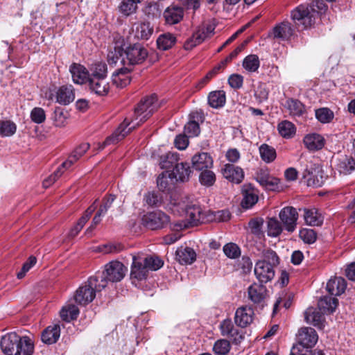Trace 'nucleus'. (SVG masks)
<instances>
[{
  "label": "nucleus",
  "instance_id": "obj_35",
  "mask_svg": "<svg viewBox=\"0 0 355 355\" xmlns=\"http://www.w3.org/2000/svg\"><path fill=\"white\" fill-rule=\"evenodd\" d=\"M133 32L137 39L148 40L153 33V27L149 22H142L135 24Z\"/></svg>",
  "mask_w": 355,
  "mask_h": 355
},
{
  "label": "nucleus",
  "instance_id": "obj_37",
  "mask_svg": "<svg viewBox=\"0 0 355 355\" xmlns=\"http://www.w3.org/2000/svg\"><path fill=\"white\" fill-rule=\"evenodd\" d=\"M89 144L88 143H84L80 144L71 155L68 159L62 164V167L65 169L71 167L76 162H77L80 157H81L86 151L89 148Z\"/></svg>",
  "mask_w": 355,
  "mask_h": 355
},
{
  "label": "nucleus",
  "instance_id": "obj_11",
  "mask_svg": "<svg viewBox=\"0 0 355 355\" xmlns=\"http://www.w3.org/2000/svg\"><path fill=\"white\" fill-rule=\"evenodd\" d=\"M279 216L285 229L289 232H293L295 230L298 218L296 209L293 207H284L281 210Z\"/></svg>",
  "mask_w": 355,
  "mask_h": 355
},
{
  "label": "nucleus",
  "instance_id": "obj_54",
  "mask_svg": "<svg viewBox=\"0 0 355 355\" xmlns=\"http://www.w3.org/2000/svg\"><path fill=\"white\" fill-rule=\"evenodd\" d=\"M282 232L281 223L276 218H270L268 221V235L271 237H277Z\"/></svg>",
  "mask_w": 355,
  "mask_h": 355
},
{
  "label": "nucleus",
  "instance_id": "obj_21",
  "mask_svg": "<svg viewBox=\"0 0 355 355\" xmlns=\"http://www.w3.org/2000/svg\"><path fill=\"white\" fill-rule=\"evenodd\" d=\"M69 71L75 84L83 85L89 82V71L83 65L73 63L69 67Z\"/></svg>",
  "mask_w": 355,
  "mask_h": 355
},
{
  "label": "nucleus",
  "instance_id": "obj_20",
  "mask_svg": "<svg viewBox=\"0 0 355 355\" xmlns=\"http://www.w3.org/2000/svg\"><path fill=\"white\" fill-rule=\"evenodd\" d=\"M222 172L224 178L232 183L239 184L244 178L243 169L232 164H225Z\"/></svg>",
  "mask_w": 355,
  "mask_h": 355
},
{
  "label": "nucleus",
  "instance_id": "obj_64",
  "mask_svg": "<svg viewBox=\"0 0 355 355\" xmlns=\"http://www.w3.org/2000/svg\"><path fill=\"white\" fill-rule=\"evenodd\" d=\"M31 120L37 124L43 123L46 119V114L42 107H34L31 112Z\"/></svg>",
  "mask_w": 355,
  "mask_h": 355
},
{
  "label": "nucleus",
  "instance_id": "obj_51",
  "mask_svg": "<svg viewBox=\"0 0 355 355\" xmlns=\"http://www.w3.org/2000/svg\"><path fill=\"white\" fill-rule=\"evenodd\" d=\"M137 4L132 0H123L119 6V11L125 16L135 13L137 9Z\"/></svg>",
  "mask_w": 355,
  "mask_h": 355
},
{
  "label": "nucleus",
  "instance_id": "obj_14",
  "mask_svg": "<svg viewBox=\"0 0 355 355\" xmlns=\"http://www.w3.org/2000/svg\"><path fill=\"white\" fill-rule=\"evenodd\" d=\"M20 336L15 332H10L2 336L0 347L6 355H15Z\"/></svg>",
  "mask_w": 355,
  "mask_h": 355
},
{
  "label": "nucleus",
  "instance_id": "obj_23",
  "mask_svg": "<svg viewBox=\"0 0 355 355\" xmlns=\"http://www.w3.org/2000/svg\"><path fill=\"white\" fill-rule=\"evenodd\" d=\"M184 10L182 7L171 5L164 12V17L168 24H175L179 23L183 18Z\"/></svg>",
  "mask_w": 355,
  "mask_h": 355
},
{
  "label": "nucleus",
  "instance_id": "obj_32",
  "mask_svg": "<svg viewBox=\"0 0 355 355\" xmlns=\"http://www.w3.org/2000/svg\"><path fill=\"white\" fill-rule=\"evenodd\" d=\"M176 259L181 264H191L196 259V254L191 248L181 247L176 251Z\"/></svg>",
  "mask_w": 355,
  "mask_h": 355
},
{
  "label": "nucleus",
  "instance_id": "obj_36",
  "mask_svg": "<svg viewBox=\"0 0 355 355\" xmlns=\"http://www.w3.org/2000/svg\"><path fill=\"white\" fill-rule=\"evenodd\" d=\"M191 173V171L189 164L181 162L175 165L171 174L178 180L185 182L189 180Z\"/></svg>",
  "mask_w": 355,
  "mask_h": 355
},
{
  "label": "nucleus",
  "instance_id": "obj_29",
  "mask_svg": "<svg viewBox=\"0 0 355 355\" xmlns=\"http://www.w3.org/2000/svg\"><path fill=\"white\" fill-rule=\"evenodd\" d=\"M305 146L311 151H316L322 149L324 146V139L319 134H310L304 137L303 139Z\"/></svg>",
  "mask_w": 355,
  "mask_h": 355
},
{
  "label": "nucleus",
  "instance_id": "obj_22",
  "mask_svg": "<svg viewBox=\"0 0 355 355\" xmlns=\"http://www.w3.org/2000/svg\"><path fill=\"white\" fill-rule=\"evenodd\" d=\"M89 90L98 96H106L110 90V83L105 78H89L88 82Z\"/></svg>",
  "mask_w": 355,
  "mask_h": 355
},
{
  "label": "nucleus",
  "instance_id": "obj_5",
  "mask_svg": "<svg viewBox=\"0 0 355 355\" xmlns=\"http://www.w3.org/2000/svg\"><path fill=\"white\" fill-rule=\"evenodd\" d=\"M105 288L104 279L99 280L97 275L92 276L77 289L74 300L78 304L85 306L94 300L96 293L101 292Z\"/></svg>",
  "mask_w": 355,
  "mask_h": 355
},
{
  "label": "nucleus",
  "instance_id": "obj_62",
  "mask_svg": "<svg viewBox=\"0 0 355 355\" xmlns=\"http://www.w3.org/2000/svg\"><path fill=\"white\" fill-rule=\"evenodd\" d=\"M123 249V246L119 243H109L99 247L100 251L105 254L117 253Z\"/></svg>",
  "mask_w": 355,
  "mask_h": 355
},
{
  "label": "nucleus",
  "instance_id": "obj_24",
  "mask_svg": "<svg viewBox=\"0 0 355 355\" xmlns=\"http://www.w3.org/2000/svg\"><path fill=\"white\" fill-rule=\"evenodd\" d=\"M320 311H317L313 307L308 308L304 313L305 320L307 323L311 324L319 329L324 327V318Z\"/></svg>",
  "mask_w": 355,
  "mask_h": 355
},
{
  "label": "nucleus",
  "instance_id": "obj_4",
  "mask_svg": "<svg viewBox=\"0 0 355 355\" xmlns=\"http://www.w3.org/2000/svg\"><path fill=\"white\" fill-rule=\"evenodd\" d=\"M279 263V258L277 253L270 250L263 252L262 259L256 262L254 272L259 283L266 284L272 281L275 277V268Z\"/></svg>",
  "mask_w": 355,
  "mask_h": 355
},
{
  "label": "nucleus",
  "instance_id": "obj_60",
  "mask_svg": "<svg viewBox=\"0 0 355 355\" xmlns=\"http://www.w3.org/2000/svg\"><path fill=\"white\" fill-rule=\"evenodd\" d=\"M67 113L60 107H56L53 112V120L54 125L57 127H62L66 123Z\"/></svg>",
  "mask_w": 355,
  "mask_h": 355
},
{
  "label": "nucleus",
  "instance_id": "obj_13",
  "mask_svg": "<svg viewBox=\"0 0 355 355\" xmlns=\"http://www.w3.org/2000/svg\"><path fill=\"white\" fill-rule=\"evenodd\" d=\"M148 270L144 257L141 256L133 257L130 271V277L132 279H135L138 281L144 279L148 276Z\"/></svg>",
  "mask_w": 355,
  "mask_h": 355
},
{
  "label": "nucleus",
  "instance_id": "obj_58",
  "mask_svg": "<svg viewBox=\"0 0 355 355\" xmlns=\"http://www.w3.org/2000/svg\"><path fill=\"white\" fill-rule=\"evenodd\" d=\"M144 200L150 207H159L162 202V196L155 191H149L145 194Z\"/></svg>",
  "mask_w": 355,
  "mask_h": 355
},
{
  "label": "nucleus",
  "instance_id": "obj_43",
  "mask_svg": "<svg viewBox=\"0 0 355 355\" xmlns=\"http://www.w3.org/2000/svg\"><path fill=\"white\" fill-rule=\"evenodd\" d=\"M179 156L177 153L168 152L160 157L159 165L162 168L171 169L178 164Z\"/></svg>",
  "mask_w": 355,
  "mask_h": 355
},
{
  "label": "nucleus",
  "instance_id": "obj_9",
  "mask_svg": "<svg viewBox=\"0 0 355 355\" xmlns=\"http://www.w3.org/2000/svg\"><path fill=\"white\" fill-rule=\"evenodd\" d=\"M169 221V216L162 211L149 212L142 217V224L152 230L164 227Z\"/></svg>",
  "mask_w": 355,
  "mask_h": 355
},
{
  "label": "nucleus",
  "instance_id": "obj_1",
  "mask_svg": "<svg viewBox=\"0 0 355 355\" xmlns=\"http://www.w3.org/2000/svg\"><path fill=\"white\" fill-rule=\"evenodd\" d=\"M157 101V98L155 94L141 100L135 109L134 116L131 121H127L125 119L118 129L105 139L101 148L103 149L107 145L116 143L123 139L130 132L131 129L135 128L136 126H139L145 122L159 107Z\"/></svg>",
  "mask_w": 355,
  "mask_h": 355
},
{
  "label": "nucleus",
  "instance_id": "obj_49",
  "mask_svg": "<svg viewBox=\"0 0 355 355\" xmlns=\"http://www.w3.org/2000/svg\"><path fill=\"white\" fill-rule=\"evenodd\" d=\"M200 184L207 187H211L216 182V175L209 168L202 171L199 175Z\"/></svg>",
  "mask_w": 355,
  "mask_h": 355
},
{
  "label": "nucleus",
  "instance_id": "obj_41",
  "mask_svg": "<svg viewBox=\"0 0 355 355\" xmlns=\"http://www.w3.org/2000/svg\"><path fill=\"white\" fill-rule=\"evenodd\" d=\"M107 67L105 62H98L89 67V78H107Z\"/></svg>",
  "mask_w": 355,
  "mask_h": 355
},
{
  "label": "nucleus",
  "instance_id": "obj_17",
  "mask_svg": "<svg viewBox=\"0 0 355 355\" xmlns=\"http://www.w3.org/2000/svg\"><path fill=\"white\" fill-rule=\"evenodd\" d=\"M303 178L306 180L308 186L320 187L325 181L323 171L320 168H306L303 172Z\"/></svg>",
  "mask_w": 355,
  "mask_h": 355
},
{
  "label": "nucleus",
  "instance_id": "obj_56",
  "mask_svg": "<svg viewBox=\"0 0 355 355\" xmlns=\"http://www.w3.org/2000/svg\"><path fill=\"white\" fill-rule=\"evenodd\" d=\"M230 343L228 340L220 339L214 343L213 350L216 354L225 355L230 352Z\"/></svg>",
  "mask_w": 355,
  "mask_h": 355
},
{
  "label": "nucleus",
  "instance_id": "obj_46",
  "mask_svg": "<svg viewBox=\"0 0 355 355\" xmlns=\"http://www.w3.org/2000/svg\"><path fill=\"white\" fill-rule=\"evenodd\" d=\"M78 314L79 309L74 304L64 306L60 312L61 318L66 322L76 319Z\"/></svg>",
  "mask_w": 355,
  "mask_h": 355
},
{
  "label": "nucleus",
  "instance_id": "obj_31",
  "mask_svg": "<svg viewBox=\"0 0 355 355\" xmlns=\"http://www.w3.org/2000/svg\"><path fill=\"white\" fill-rule=\"evenodd\" d=\"M306 223L311 226H320L323 223L324 218L315 208L303 209Z\"/></svg>",
  "mask_w": 355,
  "mask_h": 355
},
{
  "label": "nucleus",
  "instance_id": "obj_33",
  "mask_svg": "<svg viewBox=\"0 0 355 355\" xmlns=\"http://www.w3.org/2000/svg\"><path fill=\"white\" fill-rule=\"evenodd\" d=\"M284 107L288 110L289 114L293 116H300L306 112L305 106L297 99H287Z\"/></svg>",
  "mask_w": 355,
  "mask_h": 355
},
{
  "label": "nucleus",
  "instance_id": "obj_3",
  "mask_svg": "<svg viewBox=\"0 0 355 355\" xmlns=\"http://www.w3.org/2000/svg\"><path fill=\"white\" fill-rule=\"evenodd\" d=\"M174 208L173 210L182 211V215L184 219L175 223L177 230H182L190 227L196 226L205 220V214L199 205L193 202L186 203L185 201H175L173 202Z\"/></svg>",
  "mask_w": 355,
  "mask_h": 355
},
{
  "label": "nucleus",
  "instance_id": "obj_53",
  "mask_svg": "<svg viewBox=\"0 0 355 355\" xmlns=\"http://www.w3.org/2000/svg\"><path fill=\"white\" fill-rule=\"evenodd\" d=\"M172 174L170 171L162 172L157 178V184L160 190L164 191L173 181Z\"/></svg>",
  "mask_w": 355,
  "mask_h": 355
},
{
  "label": "nucleus",
  "instance_id": "obj_55",
  "mask_svg": "<svg viewBox=\"0 0 355 355\" xmlns=\"http://www.w3.org/2000/svg\"><path fill=\"white\" fill-rule=\"evenodd\" d=\"M123 57V49L115 46L113 50H110L107 54V62L110 65H116L119 60L121 65V60Z\"/></svg>",
  "mask_w": 355,
  "mask_h": 355
},
{
  "label": "nucleus",
  "instance_id": "obj_48",
  "mask_svg": "<svg viewBox=\"0 0 355 355\" xmlns=\"http://www.w3.org/2000/svg\"><path fill=\"white\" fill-rule=\"evenodd\" d=\"M205 40L204 31H198L193 33L192 37L189 38L184 44V48L186 50H191L198 44L202 43Z\"/></svg>",
  "mask_w": 355,
  "mask_h": 355
},
{
  "label": "nucleus",
  "instance_id": "obj_12",
  "mask_svg": "<svg viewBox=\"0 0 355 355\" xmlns=\"http://www.w3.org/2000/svg\"><path fill=\"white\" fill-rule=\"evenodd\" d=\"M243 199L241 206L244 209L252 207L259 200V191L251 184H245L242 187Z\"/></svg>",
  "mask_w": 355,
  "mask_h": 355
},
{
  "label": "nucleus",
  "instance_id": "obj_52",
  "mask_svg": "<svg viewBox=\"0 0 355 355\" xmlns=\"http://www.w3.org/2000/svg\"><path fill=\"white\" fill-rule=\"evenodd\" d=\"M315 116L321 123H327L332 121L334 114L330 109L322 107L315 110Z\"/></svg>",
  "mask_w": 355,
  "mask_h": 355
},
{
  "label": "nucleus",
  "instance_id": "obj_45",
  "mask_svg": "<svg viewBox=\"0 0 355 355\" xmlns=\"http://www.w3.org/2000/svg\"><path fill=\"white\" fill-rule=\"evenodd\" d=\"M242 66L249 73L257 71L260 66L259 57L255 54L246 56L243 60Z\"/></svg>",
  "mask_w": 355,
  "mask_h": 355
},
{
  "label": "nucleus",
  "instance_id": "obj_47",
  "mask_svg": "<svg viewBox=\"0 0 355 355\" xmlns=\"http://www.w3.org/2000/svg\"><path fill=\"white\" fill-rule=\"evenodd\" d=\"M259 153L261 159L266 163L272 162L277 157L275 149L266 144L261 145Z\"/></svg>",
  "mask_w": 355,
  "mask_h": 355
},
{
  "label": "nucleus",
  "instance_id": "obj_50",
  "mask_svg": "<svg viewBox=\"0 0 355 355\" xmlns=\"http://www.w3.org/2000/svg\"><path fill=\"white\" fill-rule=\"evenodd\" d=\"M224 254L230 259H235L241 256V251L239 246L234 243H228L223 246Z\"/></svg>",
  "mask_w": 355,
  "mask_h": 355
},
{
  "label": "nucleus",
  "instance_id": "obj_25",
  "mask_svg": "<svg viewBox=\"0 0 355 355\" xmlns=\"http://www.w3.org/2000/svg\"><path fill=\"white\" fill-rule=\"evenodd\" d=\"M60 336V327L58 324L49 326L42 333L41 340L47 345L55 343Z\"/></svg>",
  "mask_w": 355,
  "mask_h": 355
},
{
  "label": "nucleus",
  "instance_id": "obj_2",
  "mask_svg": "<svg viewBox=\"0 0 355 355\" xmlns=\"http://www.w3.org/2000/svg\"><path fill=\"white\" fill-rule=\"evenodd\" d=\"M327 10L323 0H313L310 4H301L291 12V18L299 30L311 27L316 17Z\"/></svg>",
  "mask_w": 355,
  "mask_h": 355
},
{
  "label": "nucleus",
  "instance_id": "obj_39",
  "mask_svg": "<svg viewBox=\"0 0 355 355\" xmlns=\"http://www.w3.org/2000/svg\"><path fill=\"white\" fill-rule=\"evenodd\" d=\"M15 355H32L34 350V345L28 336H20Z\"/></svg>",
  "mask_w": 355,
  "mask_h": 355
},
{
  "label": "nucleus",
  "instance_id": "obj_42",
  "mask_svg": "<svg viewBox=\"0 0 355 355\" xmlns=\"http://www.w3.org/2000/svg\"><path fill=\"white\" fill-rule=\"evenodd\" d=\"M277 130L279 135L286 139L293 137L296 132V128L295 125L287 120H284L279 123L277 125Z\"/></svg>",
  "mask_w": 355,
  "mask_h": 355
},
{
  "label": "nucleus",
  "instance_id": "obj_7",
  "mask_svg": "<svg viewBox=\"0 0 355 355\" xmlns=\"http://www.w3.org/2000/svg\"><path fill=\"white\" fill-rule=\"evenodd\" d=\"M148 55L147 49L141 44L135 43L130 44L123 50L121 65H127L133 69L135 65L144 62Z\"/></svg>",
  "mask_w": 355,
  "mask_h": 355
},
{
  "label": "nucleus",
  "instance_id": "obj_26",
  "mask_svg": "<svg viewBox=\"0 0 355 355\" xmlns=\"http://www.w3.org/2000/svg\"><path fill=\"white\" fill-rule=\"evenodd\" d=\"M192 165L196 170L203 171L212 166L213 160L208 153H201L192 157Z\"/></svg>",
  "mask_w": 355,
  "mask_h": 355
},
{
  "label": "nucleus",
  "instance_id": "obj_15",
  "mask_svg": "<svg viewBox=\"0 0 355 355\" xmlns=\"http://www.w3.org/2000/svg\"><path fill=\"white\" fill-rule=\"evenodd\" d=\"M132 68L127 65H121L112 73V82L118 87H125L131 81V71Z\"/></svg>",
  "mask_w": 355,
  "mask_h": 355
},
{
  "label": "nucleus",
  "instance_id": "obj_19",
  "mask_svg": "<svg viewBox=\"0 0 355 355\" xmlns=\"http://www.w3.org/2000/svg\"><path fill=\"white\" fill-rule=\"evenodd\" d=\"M254 311L250 306H241L236 309L235 313V323L240 327L244 328L253 320Z\"/></svg>",
  "mask_w": 355,
  "mask_h": 355
},
{
  "label": "nucleus",
  "instance_id": "obj_57",
  "mask_svg": "<svg viewBox=\"0 0 355 355\" xmlns=\"http://www.w3.org/2000/svg\"><path fill=\"white\" fill-rule=\"evenodd\" d=\"M16 125L10 121H0V135L3 137H10L16 132Z\"/></svg>",
  "mask_w": 355,
  "mask_h": 355
},
{
  "label": "nucleus",
  "instance_id": "obj_34",
  "mask_svg": "<svg viewBox=\"0 0 355 355\" xmlns=\"http://www.w3.org/2000/svg\"><path fill=\"white\" fill-rule=\"evenodd\" d=\"M338 304V299L331 296H324L320 298L318 303V308L322 313H333Z\"/></svg>",
  "mask_w": 355,
  "mask_h": 355
},
{
  "label": "nucleus",
  "instance_id": "obj_18",
  "mask_svg": "<svg viewBox=\"0 0 355 355\" xmlns=\"http://www.w3.org/2000/svg\"><path fill=\"white\" fill-rule=\"evenodd\" d=\"M268 290L261 283H253L248 288V299L254 304H261L267 297Z\"/></svg>",
  "mask_w": 355,
  "mask_h": 355
},
{
  "label": "nucleus",
  "instance_id": "obj_38",
  "mask_svg": "<svg viewBox=\"0 0 355 355\" xmlns=\"http://www.w3.org/2000/svg\"><path fill=\"white\" fill-rule=\"evenodd\" d=\"M226 102L225 92L223 90L213 91L209 94L208 103L213 108H219Z\"/></svg>",
  "mask_w": 355,
  "mask_h": 355
},
{
  "label": "nucleus",
  "instance_id": "obj_10",
  "mask_svg": "<svg viewBox=\"0 0 355 355\" xmlns=\"http://www.w3.org/2000/svg\"><path fill=\"white\" fill-rule=\"evenodd\" d=\"M220 330L223 336L230 338L235 344L240 343L244 339V333L235 327L230 319H225L220 322Z\"/></svg>",
  "mask_w": 355,
  "mask_h": 355
},
{
  "label": "nucleus",
  "instance_id": "obj_16",
  "mask_svg": "<svg viewBox=\"0 0 355 355\" xmlns=\"http://www.w3.org/2000/svg\"><path fill=\"white\" fill-rule=\"evenodd\" d=\"M75 99L74 88L71 85H65L56 88L55 102L67 105Z\"/></svg>",
  "mask_w": 355,
  "mask_h": 355
},
{
  "label": "nucleus",
  "instance_id": "obj_63",
  "mask_svg": "<svg viewBox=\"0 0 355 355\" xmlns=\"http://www.w3.org/2000/svg\"><path fill=\"white\" fill-rule=\"evenodd\" d=\"M263 220L262 218H254L249 222V227L251 232L257 236H260L263 234Z\"/></svg>",
  "mask_w": 355,
  "mask_h": 355
},
{
  "label": "nucleus",
  "instance_id": "obj_27",
  "mask_svg": "<svg viewBox=\"0 0 355 355\" xmlns=\"http://www.w3.org/2000/svg\"><path fill=\"white\" fill-rule=\"evenodd\" d=\"M346 287L345 279L340 277L330 279L327 284V290L331 296L341 295L345 292Z\"/></svg>",
  "mask_w": 355,
  "mask_h": 355
},
{
  "label": "nucleus",
  "instance_id": "obj_28",
  "mask_svg": "<svg viewBox=\"0 0 355 355\" xmlns=\"http://www.w3.org/2000/svg\"><path fill=\"white\" fill-rule=\"evenodd\" d=\"M336 167L340 173L349 174L355 169V160L352 157L342 155L336 159Z\"/></svg>",
  "mask_w": 355,
  "mask_h": 355
},
{
  "label": "nucleus",
  "instance_id": "obj_59",
  "mask_svg": "<svg viewBox=\"0 0 355 355\" xmlns=\"http://www.w3.org/2000/svg\"><path fill=\"white\" fill-rule=\"evenodd\" d=\"M291 295H288L284 291L279 293V296L274 304L273 313H277L279 306L284 302V306L287 309L291 305Z\"/></svg>",
  "mask_w": 355,
  "mask_h": 355
},
{
  "label": "nucleus",
  "instance_id": "obj_6",
  "mask_svg": "<svg viewBox=\"0 0 355 355\" xmlns=\"http://www.w3.org/2000/svg\"><path fill=\"white\" fill-rule=\"evenodd\" d=\"M297 344L294 345L291 350V355H304L307 349L313 347L318 342V336L311 327H302L297 334Z\"/></svg>",
  "mask_w": 355,
  "mask_h": 355
},
{
  "label": "nucleus",
  "instance_id": "obj_30",
  "mask_svg": "<svg viewBox=\"0 0 355 355\" xmlns=\"http://www.w3.org/2000/svg\"><path fill=\"white\" fill-rule=\"evenodd\" d=\"M293 33L294 29L288 21H284L273 28L274 37L283 40H289Z\"/></svg>",
  "mask_w": 355,
  "mask_h": 355
},
{
  "label": "nucleus",
  "instance_id": "obj_61",
  "mask_svg": "<svg viewBox=\"0 0 355 355\" xmlns=\"http://www.w3.org/2000/svg\"><path fill=\"white\" fill-rule=\"evenodd\" d=\"M300 239L306 243H313L317 239L316 232L311 229H302L300 231Z\"/></svg>",
  "mask_w": 355,
  "mask_h": 355
},
{
  "label": "nucleus",
  "instance_id": "obj_8",
  "mask_svg": "<svg viewBox=\"0 0 355 355\" xmlns=\"http://www.w3.org/2000/svg\"><path fill=\"white\" fill-rule=\"evenodd\" d=\"M127 272V268L119 261H112L105 266V269L101 273H96L99 280L105 281V287L108 282H118L121 281Z\"/></svg>",
  "mask_w": 355,
  "mask_h": 355
},
{
  "label": "nucleus",
  "instance_id": "obj_40",
  "mask_svg": "<svg viewBox=\"0 0 355 355\" xmlns=\"http://www.w3.org/2000/svg\"><path fill=\"white\" fill-rule=\"evenodd\" d=\"M199 114L198 112L191 113L189 115V121L184 125V132L189 137H196L200 134V129L198 123L195 120L198 119Z\"/></svg>",
  "mask_w": 355,
  "mask_h": 355
},
{
  "label": "nucleus",
  "instance_id": "obj_44",
  "mask_svg": "<svg viewBox=\"0 0 355 355\" xmlns=\"http://www.w3.org/2000/svg\"><path fill=\"white\" fill-rule=\"evenodd\" d=\"M176 42L175 37L169 33L162 34L157 40L159 49L166 51L171 49Z\"/></svg>",
  "mask_w": 355,
  "mask_h": 355
}]
</instances>
